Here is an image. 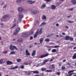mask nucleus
<instances>
[{
  "label": "nucleus",
  "instance_id": "10",
  "mask_svg": "<svg viewBox=\"0 0 76 76\" xmlns=\"http://www.w3.org/2000/svg\"><path fill=\"white\" fill-rule=\"evenodd\" d=\"M18 16L19 17V20H20V19H22V18H23V15H20V14H19Z\"/></svg>",
  "mask_w": 76,
  "mask_h": 76
},
{
  "label": "nucleus",
  "instance_id": "22",
  "mask_svg": "<svg viewBox=\"0 0 76 76\" xmlns=\"http://www.w3.org/2000/svg\"><path fill=\"white\" fill-rule=\"evenodd\" d=\"M20 30V28H17L15 30L16 32H19Z\"/></svg>",
  "mask_w": 76,
  "mask_h": 76
},
{
  "label": "nucleus",
  "instance_id": "58",
  "mask_svg": "<svg viewBox=\"0 0 76 76\" xmlns=\"http://www.w3.org/2000/svg\"><path fill=\"white\" fill-rule=\"evenodd\" d=\"M66 61V60L65 59H64V60H63V62H65Z\"/></svg>",
  "mask_w": 76,
  "mask_h": 76
},
{
  "label": "nucleus",
  "instance_id": "6",
  "mask_svg": "<svg viewBox=\"0 0 76 76\" xmlns=\"http://www.w3.org/2000/svg\"><path fill=\"white\" fill-rule=\"evenodd\" d=\"M71 2L73 4H76V0H72L71 1Z\"/></svg>",
  "mask_w": 76,
  "mask_h": 76
},
{
  "label": "nucleus",
  "instance_id": "48",
  "mask_svg": "<svg viewBox=\"0 0 76 76\" xmlns=\"http://www.w3.org/2000/svg\"><path fill=\"white\" fill-rule=\"evenodd\" d=\"M73 47V46H71L69 47V48H70L71 49H72Z\"/></svg>",
  "mask_w": 76,
  "mask_h": 76
},
{
  "label": "nucleus",
  "instance_id": "28",
  "mask_svg": "<svg viewBox=\"0 0 76 76\" xmlns=\"http://www.w3.org/2000/svg\"><path fill=\"white\" fill-rule=\"evenodd\" d=\"M57 51V50L56 49H53L52 50V53H55V52H56Z\"/></svg>",
  "mask_w": 76,
  "mask_h": 76
},
{
  "label": "nucleus",
  "instance_id": "3",
  "mask_svg": "<svg viewBox=\"0 0 76 76\" xmlns=\"http://www.w3.org/2000/svg\"><path fill=\"white\" fill-rule=\"evenodd\" d=\"M48 55V53L45 54L44 55H42L40 56V58H44V57H47Z\"/></svg>",
  "mask_w": 76,
  "mask_h": 76
},
{
  "label": "nucleus",
  "instance_id": "46",
  "mask_svg": "<svg viewBox=\"0 0 76 76\" xmlns=\"http://www.w3.org/2000/svg\"><path fill=\"white\" fill-rule=\"evenodd\" d=\"M7 51L6 50V51H4V54H7Z\"/></svg>",
  "mask_w": 76,
  "mask_h": 76
},
{
  "label": "nucleus",
  "instance_id": "53",
  "mask_svg": "<svg viewBox=\"0 0 76 76\" xmlns=\"http://www.w3.org/2000/svg\"><path fill=\"white\" fill-rule=\"evenodd\" d=\"M53 59H51L50 60H49V62H50L51 61H53Z\"/></svg>",
  "mask_w": 76,
  "mask_h": 76
},
{
  "label": "nucleus",
  "instance_id": "52",
  "mask_svg": "<svg viewBox=\"0 0 76 76\" xmlns=\"http://www.w3.org/2000/svg\"><path fill=\"white\" fill-rule=\"evenodd\" d=\"M59 63H60L59 64V66H61V62H59Z\"/></svg>",
  "mask_w": 76,
  "mask_h": 76
},
{
  "label": "nucleus",
  "instance_id": "49",
  "mask_svg": "<svg viewBox=\"0 0 76 76\" xmlns=\"http://www.w3.org/2000/svg\"><path fill=\"white\" fill-rule=\"evenodd\" d=\"M44 64H45V63H43L41 64V66H43V65H44Z\"/></svg>",
  "mask_w": 76,
  "mask_h": 76
},
{
  "label": "nucleus",
  "instance_id": "4",
  "mask_svg": "<svg viewBox=\"0 0 76 76\" xmlns=\"http://www.w3.org/2000/svg\"><path fill=\"white\" fill-rule=\"evenodd\" d=\"M7 65H11V64H13V62L10 61H7Z\"/></svg>",
  "mask_w": 76,
  "mask_h": 76
},
{
  "label": "nucleus",
  "instance_id": "21",
  "mask_svg": "<svg viewBox=\"0 0 76 76\" xmlns=\"http://www.w3.org/2000/svg\"><path fill=\"white\" fill-rule=\"evenodd\" d=\"M18 11H20V12H22L23 10V9L22 8L19 7L18 9Z\"/></svg>",
  "mask_w": 76,
  "mask_h": 76
},
{
  "label": "nucleus",
  "instance_id": "47",
  "mask_svg": "<svg viewBox=\"0 0 76 76\" xmlns=\"http://www.w3.org/2000/svg\"><path fill=\"white\" fill-rule=\"evenodd\" d=\"M59 46L58 45H56L55 46V48H58V47H59Z\"/></svg>",
  "mask_w": 76,
  "mask_h": 76
},
{
  "label": "nucleus",
  "instance_id": "34",
  "mask_svg": "<svg viewBox=\"0 0 76 76\" xmlns=\"http://www.w3.org/2000/svg\"><path fill=\"white\" fill-rule=\"evenodd\" d=\"M69 40H70V41H73V38L69 37Z\"/></svg>",
  "mask_w": 76,
  "mask_h": 76
},
{
  "label": "nucleus",
  "instance_id": "50",
  "mask_svg": "<svg viewBox=\"0 0 76 76\" xmlns=\"http://www.w3.org/2000/svg\"><path fill=\"white\" fill-rule=\"evenodd\" d=\"M73 10V8H72L69 9V10L70 11Z\"/></svg>",
  "mask_w": 76,
  "mask_h": 76
},
{
  "label": "nucleus",
  "instance_id": "35",
  "mask_svg": "<svg viewBox=\"0 0 76 76\" xmlns=\"http://www.w3.org/2000/svg\"><path fill=\"white\" fill-rule=\"evenodd\" d=\"M48 61V59H46L43 62V63H47V62Z\"/></svg>",
  "mask_w": 76,
  "mask_h": 76
},
{
  "label": "nucleus",
  "instance_id": "39",
  "mask_svg": "<svg viewBox=\"0 0 76 76\" xmlns=\"http://www.w3.org/2000/svg\"><path fill=\"white\" fill-rule=\"evenodd\" d=\"M18 32H17V31H16L14 33V35H17V34H18Z\"/></svg>",
  "mask_w": 76,
  "mask_h": 76
},
{
  "label": "nucleus",
  "instance_id": "14",
  "mask_svg": "<svg viewBox=\"0 0 76 76\" xmlns=\"http://www.w3.org/2000/svg\"><path fill=\"white\" fill-rule=\"evenodd\" d=\"M70 36H66L65 37V40H69V38Z\"/></svg>",
  "mask_w": 76,
  "mask_h": 76
},
{
  "label": "nucleus",
  "instance_id": "31",
  "mask_svg": "<svg viewBox=\"0 0 76 76\" xmlns=\"http://www.w3.org/2000/svg\"><path fill=\"white\" fill-rule=\"evenodd\" d=\"M46 69L44 68H42L41 69V70L42 71H44V70H46Z\"/></svg>",
  "mask_w": 76,
  "mask_h": 76
},
{
  "label": "nucleus",
  "instance_id": "32",
  "mask_svg": "<svg viewBox=\"0 0 76 76\" xmlns=\"http://www.w3.org/2000/svg\"><path fill=\"white\" fill-rule=\"evenodd\" d=\"M13 26H12L11 27V28L12 29V28H15L16 26V24H13Z\"/></svg>",
  "mask_w": 76,
  "mask_h": 76
},
{
  "label": "nucleus",
  "instance_id": "41",
  "mask_svg": "<svg viewBox=\"0 0 76 76\" xmlns=\"http://www.w3.org/2000/svg\"><path fill=\"white\" fill-rule=\"evenodd\" d=\"M56 74H57V75H58L59 76L60 75V72H56Z\"/></svg>",
  "mask_w": 76,
  "mask_h": 76
},
{
  "label": "nucleus",
  "instance_id": "29",
  "mask_svg": "<svg viewBox=\"0 0 76 76\" xmlns=\"http://www.w3.org/2000/svg\"><path fill=\"white\" fill-rule=\"evenodd\" d=\"M46 72H53V70H47L46 71Z\"/></svg>",
  "mask_w": 76,
  "mask_h": 76
},
{
  "label": "nucleus",
  "instance_id": "15",
  "mask_svg": "<svg viewBox=\"0 0 76 76\" xmlns=\"http://www.w3.org/2000/svg\"><path fill=\"white\" fill-rule=\"evenodd\" d=\"M43 41H44V39L43 38H42L40 39L39 40V42L41 44L43 42Z\"/></svg>",
  "mask_w": 76,
  "mask_h": 76
},
{
  "label": "nucleus",
  "instance_id": "12",
  "mask_svg": "<svg viewBox=\"0 0 76 76\" xmlns=\"http://www.w3.org/2000/svg\"><path fill=\"white\" fill-rule=\"evenodd\" d=\"M27 2V3H30V4H32V3H35V1H34L32 2L31 1H28Z\"/></svg>",
  "mask_w": 76,
  "mask_h": 76
},
{
  "label": "nucleus",
  "instance_id": "51",
  "mask_svg": "<svg viewBox=\"0 0 76 76\" xmlns=\"http://www.w3.org/2000/svg\"><path fill=\"white\" fill-rule=\"evenodd\" d=\"M30 39H33V37L31 36L30 38Z\"/></svg>",
  "mask_w": 76,
  "mask_h": 76
},
{
  "label": "nucleus",
  "instance_id": "55",
  "mask_svg": "<svg viewBox=\"0 0 76 76\" xmlns=\"http://www.w3.org/2000/svg\"><path fill=\"white\" fill-rule=\"evenodd\" d=\"M72 75H73V73H71L69 75V76H72Z\"/></svg>",
  "mask_w": 76,
  "mask_h": 76
},
{
  "label": "nucleus",
  "instance_id": "26",
  "mask_svg": "<svg viewBox=\"0 0 76 76\" xmlns=\"http://www.w3.org/2000/svg\"><path fill=\"white\" fill-rule=\"evenodd\" d=\"M17 61L18 63H19V62H20V61H21V59L18 58L17 59Z\"/></svg>",
  "mask_w": 76,
  "mask_h": 76
},
{
  "label": "nucleus",
  "instance_id": "59",
  "mask_svg": "<svg viewBox=\"0 0 76 76\" xmlns=\"http://www.w3.org/2000/svg\"><path fill=\"white\" fill-rule=\"evenodd\" d=\"M34 76H40V75H36Z\"/></svg>",
  "mask_w": 76,
  "mask_h": 76
},
{
  "label": "nucleus",
  "instance_id": "20",
  "mask_svg": "<svg viewBox=\"0 0 76 76\" xmlns=\"http://www.w3.org/2000/svg\"><path fill=\"white\" fill-rule=\"evenodd\" d=\"M73 59H75L76 58V53L74 54V55L72 56Z\"/></svg>",
  "mask_w": 76,
  "mask_h": 76
},
{
  "label": "nucleus",
  "instance_id": "24",
  "mask_svg": "<svg viewBox=\"0 0 76 76\" xmlns=\"http://www.w3.org/2000/svg\"><path fill=\"white\" fill-rule=\"evenodd\" d=\"M74 71H76V70L74 69L73 70H70L68 72V74H70V73L72 72H73Z\"/></svg>",
  "mask_w": 76,
  "mask_h": 76
},
{
  "label": "nucleus",
  "instance_id": "36",
  "mask_svg": "<svg viewBox=\"0 0 76 76\" xmlns=\"http://www.w3.org/2000/svg\"><path fill=\"white\" fill-rule=\"evenodd\" d=\"M45 41L47 42V41H50V39L48 38H47L45 39Z\"/></svg>",
  "mask_w": 76,
  "mask_h": 76
},
{
  "label": "nucleus",
  "instance_id": "18",
  "mask_svg": "<svg viewBox=\"0 0 76 76\" xmlns=\"http://www.w3.org/2000/svg\"><path fill=\"white\" fill-rule=\"evenodd\" d=\"M18 66H15V67H14L13 68L11 67L9 69H18Z\"/></svg>",
  "mask_w": 76,
  "mask_h": 76
},
{
  "label": "nucleus",
  "instance_id": "17",
  "mask_svg": "<svg viewBox=\"0 0 76 76\" xmlns=\"http://www.w3.org/2000/svg\"><path fill=\"white\" fill-rule=\"evenodd\" d=\"M28 35V34H25L22 35V37H27Z\"/></svg>",
  "mask_w": 76,
  "mask_h": 76
},
{
  "label": "nucleus",
  "instance_id": "9",
  "mask_svg": "<svg viewBox=\"0 0 76 76\" xmlns=\"http://www.w3.org/2000/svg\"><path fill=\"white\" fill-rule=\"evenodd\" d=\"M26 56H30L31 55L30 53L28 52V51L27 50H26Z\"/></svg>",
  "mask_w": 76,
  "mask_h": 76
},
{
  "label": "nucleus",
  "instance_id": "54",
  "mask_svg": "<svg viewBox=\"0 0 76 76\" xmlns=\"http://www.w3.org/2000/svg\"><path fill=\"white\" fill-rule=\"evenodd\" d=\"M71 16H72L71 15H69L67 16V18H70V17H71Z\"/></svg>",
  "mask_w": 76,
  "mask_h": 76
},
{
  "label": "nucleus",
  "instance_id": "61",
  "mask_svg": "<svg viewBox=\"0 0 76 76\" xmlns=\"http://www.w3.org/2000/svg\"><path fill=\"white\" fill-rule=\"evenodd\" d=\"M7 7V5H5V6H4V7L5 8V7Z\"/></svg>",
  "mask_w": 76,
  "mask_h": 76
},
{
  "label": "nucleus",
  "instance_id": "23",
  "mask_svg": "<svg viewBox=\"0 0 76 76\" xmlns=\"http://www.w3.org/2000/svg\"><path fill=\"white\" fill-rule=\"evenodd\" d=\"M32 72H33V73H36V74H38L39 73L38 71H32Z\"/></svg>",
  "mask_w": 76,
  "mask_h": 76
},
{
  "label": "nucleus",
  "instance_id": "43",
  "mask_svg": "<svg viewBox=\"0 0 76 76\" xmlns=\"http://www.w3.org/2000/svg\"><path fill=\"white\" fill-rule=\"evenodd\" d=\"M24 65H28V64L27 62H24Z\"/></svg>",
  "mask_w": 76,
  "mask_h": 76
},
{
  "label": "nucleus",
  "instance_id": "5",
  "mask_svg": "<svg viewBox=\"0 0 76 76\" xmlns=\"http://www.w3.org/2000/svg\"><path fill=\"white\" fill-rule=\"evenodd\" d=\"M49 68L50 69H54L55 67L54 66V65L53 64L52 65H50V66L49 67Z\"/></svg>",
  "mask_w": 76,
  "mask_h": 76
},
{
  "label": "nucleus",
  "instance_id": "7",
  "mask_svg": "<svg viewBox=\"0 0 76 76\" xmlns=\"http://www.w3.org/2000/svg\"><path fill=\"white\" fill-rule=\"evenodd\" d=\"M36 54V51H35V50H34L33 51L32 53L31 54V56H35V55Z\"/></svg>",
  "mask_w": 76,
  "mask_h": 76
},
{
  "label": "nucleus",
  "instance_id": "1",
  "mask_svg": "<svg viewBox=\"0 0 76 76\" xmlns=\"http://www.w3.org/2000/svg\"><path fill=\"white\" fill-rule=\"evenodd\" d=\"M42 28H41L39 31H39V29H38L37 30V31L36 32L35 34L34 35V38H35L37 37L38 34H42Z\"/></svg>",
  "mask_w": 76,
  "mask_h": 76
},
{
  "label": "nucleus",
  "instance_id": "16",
  "mask_svg": "<svg viewBox=\"0 0 76 76\" xmlns=\"http://www.w3.org/2000/svg\"><path fill=\"white\" fill-rule=\"evenodd\" d=\"M17 41L19 42H21L23 41V39L22 38L19 39L17 40Z\"/></svg>",
  "mask_w": 76,
  "mask_h": 76
},
{
  "label": "nucleus",
  "instance_id": "40",
  "mask_svg": "<svg viewBox=\"0 0 76 76\" xmlns=\"http://www.w3.org/2000/svg\"><path fill=\"white\" fill-rule=\"evenodd\" d=\"M20 68H21L22 69H24V66L22 65L20 66Z\"/></svg>",
  "mask_w": 76,
  "mask_h": 76
},
{
  "label": "nucleus",
  "instance_id": "64",
  "mask_svg": "<svg viewBox=\"0 0 76 76\" xmlns=\"http://www.w3.org/2000/svg\"><path fill=\"white\" fill-rule=\"evenodd\" d=\"M20 51H23V49H20Z\"/></svg>",
  "mask_w": 76,
  "mask_h": 76
},
{
  "label": "nucleus",
  "instance_id": "8",
  "mask_svg": "<svg viewBox=\"0 0 76 76\" xmlns=\"http://www.w3.org/2000/svg\"><path fill=\"white\" fill-rule=\"evenodd\" d=\"M9 17V15H4L2 19H6V18H8Z\"/></svg>",
  "mask_w": 76,
  "mask_h": 76
},
{
  "label": "nucleus",
  "instance_id": "25",
  "mask_svg": "<svg viewBox=\"0 0 76 76\" xmlns=\"http://www.w3.org/2000/svg\"><path fill=\"white\" fill-rule=\"evenodd\" d=\"M24 0H18L16 1L17 3H19L21 1H24Z\"/></svg>",
  "mask_w": 76,
  "mask_h": 76
},
{
  "label": "nucleus",
  "instance_id": "19",
  "mask_svg": "<svg viewBox=\"0 0 76 76\" xmlns=\"http://www.w3.org/2000/svg\"><path fill=\"white\" fill-rule=\"evenodd\" d=\"M46 6V5L45 4H42V6H41V8L42 9V8H44V7H45Z\"/></svg>",
  "mask_w": 76,
  "mask_h": 76
},
{
  "label": "nucleus",
  "instance_id": "63",
  "mask_svg": "<svg viewBox=\"0 0 76 76\" xmlns=\"http://www.w3.org/2000/svg\"><path fill=\"white\" fill-rule=\"evenodd\" d=\"M73 49L74 50H75V49H76V47H74Z\"/></svg>",
  "mask_w": 76,
  "mask_h": 76
},
{
  "label": "nucleus",
  "instance_id": "38",
  "mask_svg": "<svg viewBox=\"0 0 76 76\" xmlns=\"http://www.w3.org/2000/svg\"><path fill=\"white\" fill-rule=\"evenodd\" d=\"M3 61V59L0 60V63L1 64H2Z\"/></svg>",
  "mask_w": 76,
  "mask_h": 76
},
{
  "label": "nucleus",
  "instance_id": "44",
  "mask_svg": "<svg viewBox=\"0 0 76 76\" xmlns=\"http://www.w3.org/2000/svg\"><path fill=\"white\" fill-rule=\"evenodd\" d=\"M37 13V11H34L33 12L34 14H36Z\"/></svg>",
  "mask_w": 76,
  "mask_h": 76
},
{
  "label": "nucleus",
  "instance_id": "11",
  "mask_svg": "<svg viewBox=\"0 0 76 76\" xmlns=\"http://www.w3.org/2000/svg\"><path fill=\"white\" fill-rule=\"evenodd\" d=\"M51 8L53 10L55 9L56 8V6L54 5H52L51 6Z\"/></svg>",
  "mask_w": 76,
  "mask_h": 76
},
{
  "label": "nucleus",
  "instance_id": "60",
  "mask_svg": "<svg viewBox=\"0 0 76 76\" xmlns=\"http://www.w3.org/2000/svg\"><path fill=\"white\" fill-rule=\"evenodd\" d=\"M62 35H65V33H62Z\"/></svg>",
  "mask_w": 76,
  "mask_h": 76
},
{
  "label": "nucleus",
  "instance_id": "30",
  "mask_svg": "<svg viewBox=\"0 0 76 76\" xmlns=\"http://www.w3.org/2000/svg\"><path fill=\"white\" fill-rule=\"evenodd\" d=\"M16 53L15 52L11 51L10 53V54H15Z\"/></svg>",
  "mask_w": 76,
  "mask_h": 76
},
{
  "label": "nucleus",
  "instance_id": "56",
  "mask_svg": "<svg viewBox=\"0 0 76 76\" xmlns=\"http://www.w3.org/2000/svg\"><path fill=\"white\" fill-rule=\"evenodd\" d=\"M36 23H39V21H38V20L37 21Z\"/></svg>",
  "mask_w": 76,
  "mask_h": 76
},
{
  "label": "nucleus",
  "instance_id": "57",
  "mask_svg": "<svg viewBox=\"0 0 76 76\" xmlns=\"http://www.w3.org/2000/svg\"><path fill=\"white\" fill-rule=\"evenodd\" d=\"M1 25H2V26H3L4 25V24L3 23H1Z\"/></svg>",
  "mask_w": 76,
  "mask_h": 76
},
{
  "label": "nucleus",
  "instance_id": "45",
  "mask_svg": "<svg viewBox=\"0 0 76 76\" xmlns=\"http://www.w3.org/2000/svg\"><path fill=\"white\" fill-rule=\"evenodd\" d=\"M68 22L69 23H73V22H74V21H70V20H68Z\"/></svg>",
  "mask_w": 76,
  "mask_h": 76
},
{
  "label": "nucleus",
  "instance_id": "37",
  "mask_svg": "<svg viewBox=\"0 0 76 76\" xmlns=\"http://www.w3.org/2000/svg\"><path fill=\"white\" fill-rule=\"evenodd\" d=\"M62 70H65V67L64 66H63L61 67Z\"/></svg>",
  "mask_w": 76,
  "mask_h": 76
},
{
  "label": "nucleus",
  "instance_id": "33",
  "mask_svg": "<svg viewBox=\"0 0 76 76\" xmlns=\"http://www.w3.org/2000/svg\"><path fill=\"white\" fill-rule=\"evenodd\" d=\"M34 33V31H31L29 33V35H32Z\"/></svg>",
  "mask_w": 76,
  "mask_h": 76
},
{
  "label": "nucleus",
  "instance_id": "42",
  "mask_svg": "<svg viewBox=\"0 0 76 76\" xmlns=\"http://www.w3.org/2000/svg\"><path fill=\"white\" fill-rule=\"evenodd\" d=\"M52 0H45L46 1H47V2H50Z\"/></svg>",
  "mask_w": 76,
  "mask_h": 76
},
{
  "label": "nucleus",
  "instance_id": "13",
  "mask_svg": "<svg viewBox=\"0 0 76 76\" xmlns=\"http://www.w3.org/2000/svg\"><path fill=\"white\" fill-rule=\"evenodd\" d=\"M42 20L46 19V16L44 15H43L42 17Z\"/></svg>",
  "mask_w": 76,
  "mask_h": 76
},
{
  "label": "nucleus",
  "instance_id": "62",
  "mask_svg": "<svg viewBox=\"0 0 76 76\" xmlns=\"http://www.w3.org/2000/svg\"><path fill=\"white\" fill-rule=\"evenodd\" d=\"M56 26H58V24L57 23L56 24Z\"/></svg>",
  "mask_w": 76,
  "mask_h": 76
},
{
  "label": "nucleus",
  "instance_id": "27",
  "mask_svg": "<svg viewBox=\"0 0 76 76\" xmlns=\"http://www.w3.org/2000/svg\"><path fill=\"white\" fill-rule=\"evenodd\" d=\"M46 25V23L45 22H43L41 23L40 25V26H42V25Z\"/></svg>",
  "mask_w": 76,
  "mask_h": 76
},
{
  "label": "nucleus",
  "instance_id": "2",
  "mask_svg": "<svg viewBox=\"0 0 76 76\" xmlns=\"http://www.w3.org/2000/svg\"><path fill=\"white\" fill-rule=\"evenodd\" d=\"M10 50H12V51H13V50H18V48H16V46H15L12 45H10Z\"/></svg>",
  "mask_w": 76,
  "mask_h": 76
}]
</instances>
